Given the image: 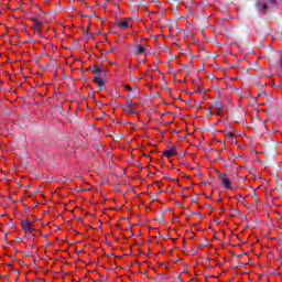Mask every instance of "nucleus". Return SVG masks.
<instances>
[{
  "mask_svg": "<svg viewBox=\"0 0 282 282\" xmlns=\"http://www.w3.org/2000/svg\"><path fill=\"white\" fill-rule=\"evenodd\" d=\"M140 63H147V59H141Z\"/></svg>",
  "mask_w": 282,
  "mask_h": 282,
  "instance_id": "nucleus-28",
  "label": "nucleus"
},
{
  "mask_svg": "<svg viewBox=\"0 0 282 282\" xmlns=\"http://www.w3.org/2000/svg\"><path fill=\"white\" fill-rule=\"evenodd\" d=\"M94 80L96 85H98L99 89H105V77L94 76Z\"/></svg>",
  "mask_w": 282,
  "mask_h": 282,
  "instance_id": "nucleus-5",
  "label": "nucleus"
},
{
  "mask_svg": "<svg viewBox=\"0 0 282 282\" xmlns=\"http://www.w3.org/2000/svg\"><path fill=\"white\" fill-rule=\"evenodd\" d=\"M118 28H121L122 30H128V28H131V18H123L122 20H117L115 22Z\"/></svg>",
  "mask_w": 282,
  "mask_h": 282,
  "instance_id": "nucleus-2",
  "label": "nucleus"
},
{
  "mask_svg": "<svg viewBox=\"0 0 282 282\" xmlns=\"http://www.w3.org/2000/svg\"><path fill=\"white\" fill-rule=\"evenodd\" d=\"M79 221H83V218H78Z\"/></svg>",
  "mask_w": 282,
  "mask_h": 282,
  "instance_id": "nucleus-36",
  "label": "nucleus"
},
{
  "mask_svg": "<svg viewBox=\"0 0 282 282\" xmlns=\"http://www.w3.org/2000/svg\"><path fill=\"white\" fill-rule=\"evenodd\" d=\"M206 206H208V208H209L210 210H215V208H214L213 206H210V205H208V204H206Z\"/></svg>",
  "mask_w": 282,
  "mask_h": 282,
  "instance_id": "nucleus-20",
  "label": "nucleus"
},
{
  "mask_svg": "<svg viewBox=\"0 0 282 282\" xmlns=\"http://www.w3.org/2000/svg\"><path fill=\"white\" fill-rule=\"evenodd\" d=\"M87 39H91V34H88Z\"/></svg>",
  "mask_w": 282,
  "mask_h": 282,
  "instance_id": "nucleus-32",
  "label": "nucleus"
},
{
  "mask_svg": "<svg viewBox=\"0 0 282 282\" xmlns=\"http://www.w3.org/2000/svg\"><path fill=\"white\" fill-rule=\"evenodd\" d=\"M215 171L218 175V180L221 182L224 187L227 188L228 191H235V187H232V182H230V178H228V174L221 173L219 172V170Z\"/></svg>",
  "mask_w": 282,
  "mask_h": 282,
  "instance_id": "nucleus-1",
  "label": "nucleus"
},
{
  "mask_svg": "<svg viewBox=\"0 0 282 282\" xmlns=\"http://www.w3.org/2000/svg\"><path fill=\"white\" fill-rule=\"evenodd\" d=\"M189 215H197L200 219V221L204 219V216L199 212H191Z\"/></svg>",
  "mask_w": 282,
  "mask_h": 282,
  "instance_id": "nucleus-14",
  "label": "nucleus"
},
{
  "mask_svg": "<svg viewBox=\"0 0 282 282\" xmlns=\"http://www.w3.org/2000/svg\"><path fill=\"white\" fill-rule=\"evenodd\" d=\"M176 205H177V206H184V203L177 202Z\"/></svg>",
  "mask_w": 282,
  "mask_h": 282,
  "instance_id": "nucleus-23",
  "label": "nucleus"
},
{
  "mask_svg": "<svg viewBox=\"0 0 282 282\" xmlns=\"http://www.w3.org/2000/svg\"><path fill=\"white\" fill-rule=\"evenodd\" d=\"M110 52H113V47L110 48Z\"/></svg>",
  "mask_w": 282,
  "mask_h": 282,
  "instance_id": "nucleus-34",
  "label": "nucleus"
},
{
  "mask_svg": "<svg viewBox=\"0 0 282 282\" xmlns=\"http://www.w3.org/2000/svg\"><path fill=\"white\" fill-rule=\"evenodd\" d=\"M221 111H224V109H217L216 116H221Z\"/></svg>",
  "mask_w": 282,
  "mask_h": 282,
  "instance_id": "nucleus-18",
  "label": "nucleus"
},
{
  "mask_svg": "<svg viewBox=\"0 0 282 282\" xmlns=\"http://www.w3.org/2000/svg\"><path fill=\"white\" fill-rule=\"evenodd\" d=\"M212 107H216V109H224L225 106L223 102L216 100L212 102Z\"/></svg>",
  "mask_w": 282,
  "mask_h": 282,
  "instance_id": "nucleus-12",
  "label": "nucleus"
},
{
  "mask_svg": "<svg viewBox=\"0 0 282 282\" xmlns=\"http://www.w3.org/2000/svg\"><path fill=\"white\" fill-rule=\"evenodd\" d=\"M270 3H276V0H269Z\"/></svg>",
  "mask_w": 282,
  "mask_h": 282,
  "instance_id": "nucleus-25",
  "label": "nucleus"
},
{
  "mask_svg": "<svg viewBox=\"0 0 282 282\" xmlns=\"http://www.w3.org/2000/svg\"><path fill=\"white\" fill-rule=\"evenodd\" d=\"M206 197H207V199H210L213 197V195L210 194L209 196H206Z\"/></svg>",
  "mask_w": 282,
  "mask_h": 282,
  "instance_id": "nucleus-29",
  "label": "nucleus"
},
{
  "mask_svg": "<svg viewBox=\"0 0 282 282\" xmlns=\"http://www.w3.org/2000/svg\"><path fill=\"white\" fill-rule=\"evenodd\" d=\"M232 257H237L239 259V257H241V256H237V253H232Z\"/></svg>",
  "mask_w": 282,
  "mask_h": 282,
  "instance_id": "nucleus-26",
  "label": "nucleus"
},
{
  "mask_svg": "<svg viewBox=\"0 0 282 282\" xmlns=\"http://www.w3.org/2000/svg\"><path fill=\"white\" fill-rule=\"evenodd\" d=\"M160 221H161V224H164V223H165L164 216L161 217V220H160Z\"/></svg>",
  "mask_w": 282,
  "mask_h": 282,
  "instance_id": "nucleus-21",
  "label": "nucleus"
},
{
  "mask_svg": "<svg viewBox=\"0 0 282 282\" xmlns=\"http://www.w3.org/2000/svg\"><path fill=\"white\" fill-rule=\"evenodd\" d=\"M30 248L32 249V248H34V246L31 245Z\"/></svg>",
  "mask_w": 282,
  "mask_h": 282,
  "instance_id": "nucleus-38",
  "label": "nucleus"
},
{
  "mask_svg": "<svg viewBox=\"0 0 282 282\" xmlns=\"http://www.w3.org/2000/svg\"><path fill=\"white\" fill-rule=\"evenodd\" d=\"M91 69H93L94 76H98V77L107 76V70L102 69V66L101 67L93 66Z\"/></svg>",
  "mask_w": 282,
  "mask_h": 282,
  "instance_id": "nucleus-4",
  "label": "nucleus"
},
{
  "mask_svg": "<svg viewBox=\"0 0 282 282\" xmlns=\"http://www.w3.org/2000/svg\"><path fill=\"white\" fill-rule=\"evenodd\" d=\"M126 89H127V91H133V88H131V86H129V85L126 86Z\"/></svg>",
  "mask_w": 282,
  "mask_h": 282,
  "instance_id": "nucleus-17",
  "label": "nucleus"
},
{
  "mask_svg": "<svg viewBox=\"0 0 282 282\" xmlns=\"http://www.w3.org/2000/svg\"><path fill=\"white\" fill-rule=\"evenodd\" d=\"M3 279H10V275H3Z\"/></svg>",
  "mask_w": 282,
  "mask_h": 282,
  "instance_id": "nucleus-27",
  "label": "nucleus"
},
{
  "mask_svg": "<svg viewBox=\"0 0 282 282\" xmlns=\"http://www.w3.org/2000/svg\"><path fill=\"white\" fill-rule=\"evenodd\" d=\"M226 140H230L231 142H237V137L232 132H228L225 135Z\"/></svg>",
  "mask_w": 282,
  "mask_h": 282,
  "instance_id": "nucleus-11",
  "label": "nucleus"
},
{
  "mask_svg": "<svg viewBox=\"0 0 282 282\" xmlns=\"http://www.w3.org/2000/svg\"><path fill=\"white\" fill-rule=\"evenodd\" d=\"M164 158H171V155H177V150L175 148H171L170 150H165L163 152Z\"/></svg>",
  "mask_w": 282,
  "mask_h": 282,
  "instance_id": "nucleus-6",
  "label": "nucleus"
},
{
  "mask_svg": "<svg viewBox=\"0 0 282 282\" xmlns=\"http://www.w3.org/2000/svg\"><path fill=\"white\" fill-rule=\"evenodd\" d=\"M159 74H161L162 80H164V79H165L164 73H162V72L159 70Z\"/></svg>",
  "mask_w": 282,
  "mask_h": 282,
  "instance_id": "nucleus-19",
  "label": "nucleus"
},
{
  "mask_svg": "<svg viewBox=\"0 0 282 282\" xmlns=\"http://www.w3.org/2000/svg\"><path fill=\"white\" fill-rule=\"evenodd\" d=\"M208 116H213V110L212 109L208 110Z\"/></svg>",
  "mask_w": 282,
  "mask_h": 282,
  "instance_id": "nucleus-22",
  "label": "nucleus"
},
{
  "mask_svg": "<svg viewBox=\"0 0 282 282\" xmlns=\"http://www.w3.org/2000/svg\"><path fill=\"white\" fill-rule=\"evenodd\" d=\"M236 199H237V202H240V204H243V202H246V198H243V196H241V194L236 195Z\"/></svg>",
  "mask_w": 282,
  "mask_h": 282,
  "instance_id": "nucleus-13",
  "label": "nucleus"
},
{
  "mask_svg": "<svg viewBox=\"0 0 282 282\" xmlns=\"http://www.w3.org/2000/svg\"><path fill=\"white\" fill-rule=\"evenodd\" d=\"M196 91L200 93V91H202V88L196 89Z\"/></svg>",
  "mask_w": 282,
  "mask_h": 282,
  "instance_id": "nucleus-30",
  "label": "nucleus"
},
{
  "mask_svg": "<svg viewBox=\"0 0 282 282\" xmlns=\"http://www.w3.org/2000/svg\"><path fill=\"white\" fill-rule=\"evenodd\" d=\"M134 47H135L134 54H147V47L138 44Z\"/></svg>",
  "mask_w": 282,
  "mask_h": 282,
  "instance_id": "nucleus-8",
  "label": "nucleus"
},
{
  "mask_svg": "<svg viewBox=\"0 0 282 282\" xmlns=\"http://www.w3.org/2000/svg\"><path fill=\"white\" fill-rule=\"evenodd\" d=\"M34 223L30 221V220H24L22 221V228L24 230V232L32 235V232H34V229L32 228Z\"/></svg>",
  "mask_w": 282,
  "mask_h": 282,
  "instance_id": "nucleus-3",
  "label": "nucleus"
},
{
  "mask_svg": "<svg viewBox=\"0 0 282 282\" xmlns=\"http://www.w3.org/2000/svg\"><path fill=\"white\" fill-rule=\"evenodd\" d=\"M138 67H140L139 65L134 66L133 68L131 66H128V69H130L131 72H133V69H138Z\"/></svg>",
  "mask_w": 282,
  "mask_h": 282,
  "instance_id": "nucleus-16",
  "label": "nucleus"
},
{
  "mask_svg": "<svg viewBox=\"0 0 282 282\" xmlns=\"http://www.w3.org/2000/svg\"><path fill=\"white\" fill-rule=\"evenodd\" d=\"M33 28L36 30V32H41V21L39 19H33Z\"/></svg>",
  "mask_w": 282,
  "mask_h": 282,
  "instance_id": "nucleus-10",
  "label": "nucleus"
},
{
  "mask_svg": "<svg viewBox=\"0 0 282 282\" xmlns=\"http://www.w3.org/2000/svg\"><path fill=\"white\" fill-rule=\"evenodd\" d=\"M192 202H195V199H192Z\"/></svg>",
  "mask_w": 282,
  "mask_h": 282,
  "instance_id": "nucleus-39",
  "label": "nucleus"
},
{
  "mask_svg": "<svg viewBox=\"0 0 282 282\" xmlns=\"http://www.w3.org/2000/svg\"><path fill=\"white\" fill-rule=\"evenodd\" d=\"M219 160H224V158L219 156Z\"/></svg>",
  "mask_w": 282,
  "mask_h": 282,
  "instance_id": "nucleus-37",
  "label": "nucleus"
},
{
  "mask_svg": "<svg viewBox=\"0 0 282 282\" xmlns=\"http://www.w3.org/2000/svg\"><path fill=\"white\" fill-rule=\"evenodd\" d=\"M24 256H25V257H30V252L25 253Z\"/></svg>",
  "mask_w": 282,
  "mask_h": 282,
  "instance_id": "nucleus-31",
  "label": "nucleus"
},
{
  "mask_svg": "<svg viewBox=\"0 0 282 282\" xmlns=\"http://www.w3.org/2000/svg\"><path fill=\"white\" fill-rule=\"evenodd\" d=\"M220 212L224 213V208H220Z\"/></svg>",
  "mask_w": 282,
  "mask_h": 282,
  "instance_id": "nucleus-35",
  "label": "nucleus"
},
{
  "mask_svg": "<svg viewBox=\"0 0 282 282\" xmlns=\"http://www.w3.org/2000/svg\"><path fill=\"white\" fill-rule=\"evenodd\" d=\"M256 8H258L259 10H268V3L261 2V0H258L256 2Z\"/></svg>",
  "mask_w": 282,
  "mask_h": 282,
  "instance_id": "nucleus-9",
  "label": "nucleus"
},
{
  "mask_svg": "<svg viewBox=\"0 0 282 282\" xmlns=\"http://www.w3.org/2000/svg\"><path fill=\"white\" fill-rule=\"evenodd\" d=\"M165 180H171V177L166 174H164Z\"/></svg>",
  "mask_w": 282,
  "mask_h": 282,
  "instance_id": "nucleus-24",
  "label": "nucleus"
},
{
  "mask_svg": "<svg viewBox=\"0 0 282 282\" xmlns=\"http://www.w3.org/2000/svg\"><path fill=\"white\" fill-rule=\"evenodd\" d=\"M131 107H133V100H129L123 108V111H127L128 113H135L134 111H132Z\"/></svg>",
  "mask_w": 282,
  "mask_h": 282,
  "instance_id": "nucleus-7",
  "label": "nucleus"
},
{
  "mask_svg": "<svg viewBox=\"0 0 282 282\" xmlns=\"http://www.w3.org/2000/svg\"><path fill=\"white\" fill-rule=\"evenodd\" d=\"M237 213H239V209H236L235 212H232V213L230 214V217H235V216L237 215Z\"/></svg>",
  "mask_w": 282,
  "mask_h": 282,
  "instance_id": "nucleus-15",
  "label": "nucleus"
},
{
  "mask_svg": "<svg viewBox=\"0 0 282 282\" xmlns=\"http://www.w3.org/2000/svg\"><path fill=\"white\" fill-rule=\"evenodd\" d=\"M210 180H215V177H213V175H210Z\"/></svg>",
  "mask_w": 282,
  "mask_h": 282,
  "instance_id": "nucleus-33",
  "label": "nucleus"
}]
</instances>
